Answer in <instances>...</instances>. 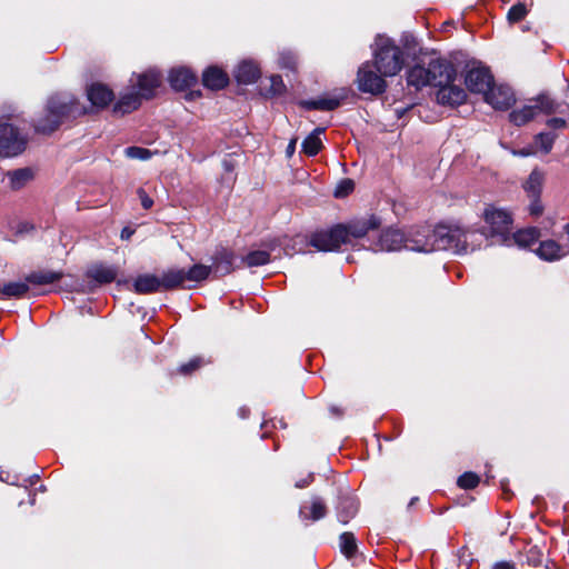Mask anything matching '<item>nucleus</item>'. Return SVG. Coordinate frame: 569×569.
<instances>
[{"mask_svg":"<svg viewBox=\"0 0 569 569\" xmlns=\"http://www.w3.org/2000/svg\"><path fill=\"white\" fill-rule=\"evenodd\" d=\"M77 99L69 93L51 96L44 109V113L33 122L36 132L48 134L59 128L66 118L81 113Z\"/></svg>","mask_w":569,"mask_h":569,"instance_id":"1","label":"nucleus"},{"mask_svg":"<svg viewBox=\"0 0 569 569\" xmlns=\"http://www.w3.org/2000/svg\"><path fill=\"white\" fill-rule=\"evenodd\" d=\"M373 66L381 76H396L405 66V54L402 49L396 44L395 40L377 34L371 44Z\"/></svg>","mask_w":569,"mask_h":569,"instance_id":"2","label":"nucleus"},{"mask_svg":"<svg viewBox=\"0 0 569 569\" xmlns=\"http://www.w3.org/2000/svg\"><path fill=\"white\" fill-rule=\"evenodd\" d=\"M476 236V232L462 229L457 224L439 223L433 228V251L445 250L455 254L468 252V239Z\"/></svg>","mask_w":569,"mask_h":569,"instance_id":"3","label":"nucleus"},{"mask_svg":"<svg viewBox=\"0 0 569 569\" xmlns=\"http://www.w3.org/2000/svg\"><path fill=\"white\" fill-rule=\"evenodd\" d=\"M483 218L487 226L482 228L480 234L490 240V244L502 246L510 239L512 217L509 211L490 207L485 210Z\"/></svg>","mask_w":569,"mask_h":569,"instance_id":"4","label":"nucleus"},{"mask_svg":"<svg viewBox=\"0 0 569 569\" xmlns=\"http://www.w3.org/2000/svg\"><path fill=\"white\" fill-rule=\"evenodd\" d=\"M309 243L318 251H338L342 244H347V233L343 224L338 223L329 229L315 231L310 236Z\"/></svg>","mask_w":569,"mask_h":569,"instance_id":"5","label":"nucleus"},{"mask_svg":"<svg viewBox=\"0 0 569 569\" xmlns=\"http://www.w3.org/2000/svg\"><path fill=\"white\" fill-rule=\"evenodd\" d=\"M27 146V139L19 130L9 123L0 124V157L12 158L22 153Z\"/></svg>","mask_w":569,"mask_h":569,"instance_id":"6","label":"nucleus"},{"mask_svg":"<svg viewBox=\"0 0 569 569\" xmlns=\"http://www.w3.org/2000/svg\"><path fill=\"white\" fill-rule=\"evenodd\" d=\"M465 83L470 92L485 94L493 83V76L488 67L473 62L465 76Z\"/></svg>","mask_w":569,"mask_h":569,"instance_id":"7","label":"nucleus"},{"mask_svg":"<svg viewBox=\"0 0 569 569\" xmlns=\"http://www.w3.org/2000/svg\"><path fill=\"white\" fill-rule=\"evenodd\" d=\"M386 76H381V73L373 71L370 63L366 62L358 70V88L361 92L375 96L381 94L387 89V82L383 79Z\"/></svg>","mask_w":569,"mask_h":569,"instance_id":"8","label":"nucleus"},{"mask_svg":"<svg viewBox=\"0 0 569 569\" xmlns=\"http://www.w3.org/2000/svg\"><path fill=\"white\" fill-rule=\"evenodd\" d=\"M363 248L375 252L400 251L406 249V234L399 229L388 228L379 234L376 241H371L368 246H363Z\"/></svg>","mask_w":569,"mask_h":569,"instance_id":"9","label":"nucleus"},{"mask_svg":"<svg viewBox=\"0 0 569 569\" xmlns=\"http://www.w3.org/2000/svg\"><path fill=\"white\" fill-rule=\"evenodd\" d=\"M430 86L439 88L440 84L453 82L457 76L451 62L442 58L431 59L427 66Z\"/></svg>","mask_w":569,"mask_h":569,"instance_id":"10","label":"nucleus"},{"mask_svg":"<svg viewBox=\"0 0 569 569\" xmlns=\"http://www.w3.org/2000/svg\"><path fill=\"white\" fill-rule=\"evenodd\" d=\"M433 229L429 226H422L411 229L406 234V250L416 252H432L433 251Z\"/></svg>","mask_w":569,"mask_h":569,"instance_id":"11","label":"nucleus"},{"mask_svg":"<svg viewBox=\"0 0 569 569\" xmlns=\"http://www.w3.org/2000/svg\"><path fill=\"white\" fill-rule=\"evenodd\" d=\"M483 98L487 103L497 110H507L516 102L513 91L509 86H496L495 82L486 91Z\"/></svg>","mask_w":569,"mask_h":569,"instance_id":"12","label":"nucleus"},{"mask_svg":"<svg viewBox=\"0 0 569 569\" xmlns=\"http://www.w3.org/2000/svg\"><path fill=\"white\" fill-rule=\"evenodd\" d=\"M347 98L346 89L336 90L328 96L318 99L301 100L299 106L306 110L332 111L340 107L341 102Z\"/></svg>","mask_w":569,"mask_h":569,"instance_id":"13","label":"nucleus"},{"mask_svg":"<svg viewBox=\"0 0 569 569\" xmlns=\"http://www.w3.org/2000/svg\"><path fill=\"white\" fill-rule=\"evenodd\" d=\"M380 223V219L376 216H371L368 219L351 221L349 223H342L347 233V243H351V238H366L369 231L378 229Z\"/></svg>","mask_w":569,"mask_h":569,"instance_id":"14","label":"nucleus"},{"mask_svg":"<svg viewBox=\"0 0 569 569\" xmlns=\"http://www.w3.org/2000/svg\"><path fill=\"white\" fill-rule=\"evenodd\" d=\"M436 97L440 104L453 107L463 103L467 93L461 87L450 82L449 84H440Z\"/></svg>","mask_w":569,"mask_h":569,"instance_id":"15","label":"nucleus"},{"mask_svg":"<svg viewBox=\"0 0 569 569\" xmlns=\"http://www.w3.org/2000/svg\"><path fill=\"white\" fill-rule=\"evenodd\" d=\"M168 81L176 91H186L197 83V76L186 67L173 68L169 72Z\"/></svg>","mask_w":569,"mask_h":569,"instance_id":"16","label":"nucleus"},{"mask_svg":"<svg viewBox=\"0 0 569 569\" xmlns=\"http://www.w3.org/2000/svg\"><path fill=\"white\" fill-rule=\"evenodd\" d=\"M161 83V73L157 70H148L138 76V89L142 99H151L156 89Z\"/></svg>","mask_w":569,"mask_h":569,"instance_id":"17","label":"nucleus"},{"mask_svg":"<svg viewBox=\"0 0 569 569\" xmlns=\"http://www.w3.org/2000/svg\"><path fill=\"white\" fill-rule=\"evenodd\" d=\"M234 253L226 248L218 249L212 257V272L219 277L226 276L234 269Z\"/></svg>","mask_w":569,"mask_h":569,"instance_id":"18","label":"nucleus"},{"mask_svg":"<svg viewBox=\"0 0 569 569\" xmlns=\"http://www.w3.org/2000/svg\"><path fill=\"white\" fill-rule=\"evenodd\" d=\"M336 508L339 522L347 525L358 512V501L350 493H341Z\"/></svg>","mask_w":569,"mask_h":569,"instance_id":"19","label":"nucleus"},{"mask_svg":"<svg viewBox=\"0 0 569 569\" xmlns=\"http://www.w3.org/2000/svg\"><path fill=\"white\" fill-rule=\"evenodd\" d=\"M233 76L238 83L251 84L260 78L261 71L254 61L243 60L236 68Z\"/></svg>","mask_w":569,"mask_h":569,"instance_id":"20","label":"nucleus"},{"mask_svg":"<svg viewBox=\"0 0 569 569\" xmlns=\"http://www.w3.org/2000/svg\"><path fill=\"white\" fill-rule=\"evenodd\" d=\"M327 506L325 501L318 497H311V503L309 507L301 506L299 509V518L302 521H318L326 517Z\"/></svg>","mask_w":569,"mask_h":569,"instance_id":"21","label":"nucleus"},{"mask_svg":"<svg viewBox=\"0 0 569 569\" xmlns=\"http://www.w3.org/2000/svg\"><path fill=\"white\" fill-rule=\"evenodd\" d=\"M228 83V74L218 67H208L202 73V84L210 90H221L227 87Z\"/></svg>","mask_w":569,"mask_h":569,"instance_id":"22","label":"nucleus"},{"mask_svg":"<svg viewBox=\"0 0 569 569\" xmlns=\"http://www.w3.org/2000/svg\"><path fill=\"white\" fill-rule=\"evenodd\" d=\"M87 97L92 106L106 108L113 100V92L104 84L93 83L88 88Z\"/></svg>","mask_w":569,"mask_h":569,"instance_id":"23","label":"nucleus"},{"mask_svg":"<svg viewBox=\"0 0 569 569\" xmlns=\"http://www.w3.org/2000/svg\"><path fill=\"white\" fill-rule=\"evenodd\" d=\"M539 230L537 228H528L523 230H518L517 232L510 231V239L506 241L502 246L510 247L512 244H517L520 248L530 247L539 239Z\"/></svg>","mask_w":569,"mask_h":569,"instance_id":"24","label":"nucleus"},{"mask_svg":"<svg viewBox=\"0 0 569 569\" xmlns=\"http://www.w3.org/2000/svg\"><path fill=\"white\" fill-rule=\"evenodd\" d=\"M141 96L134 91L122 94L113 106V113L123 116L137 110L141 104Z\"/></svg>","mask_w":569,"mask_h":569,"instance_id":"25","label":"nucleus"},{"mask_svg":"<svg viewBox=\"0 0 569 569\" xmlns=\"http://www.w3.org/2000/svg\"><path fill=\"white\" fill-rule=\"evenodd\" d=\"M568 253V250L562 248L555 240H546L540 242L539 248L537 249V254L539 258L546 261H555L559 260Z\"/></svg>","mask_w":569,"mask_h":569,"instance_id":"26","label":"nucleus"},{"mask_svg":"<svg viewBox=\"0 0 569 569\" xmlns=\"http://www.w3.org/2000/svg\"><path fill=\"white\" fill-rule=\"evenodd\" d=\"M133 289L140 295L158 292L161 290L160 278L150 273L140 274L133 282Z\"/></svg>","mask_w":569,"mask_h":569,"instance_id":"27","label":"nucleus"},{"mask_svg":"<svg viewBox=\"0 0 569 569\" xmlns=\"http://www.w3.org/2000/svg\"><path fill=\"white\" fill-rule=\"evenodd\" d=\"M407 83L416 90L430 86L427 67L416 63L407 71Z\"/></svg>","mask_w":569,"mask_h":569,"instance_id":"28","label":"nucleus"},{"mask_svg":"<svg viewBox=\"0 0 569 569\" xmlns=\"http://www.w3.org/2000/svg\"><path fill=\"white\" fill-rule=\"evenodd\" d=\"M325 132V129L318 127L309 133L301 143L302 152L309 157L316 156L322 148V141L320 136Z\"/></svg>","mask_w":569,"mask_h":569,"instance_id":"29","label":"nucleus"},{"mask_svg":"<svg viewBox=\"0 0 569 569\" xmlns=\"http://www.w3.org/2000/svg\"><path fill=\"white\" fill-rule=\"evenodd\" d=\"M6 176L9 179L10 188L19 190L33 179V171L30 168H20L8 171Z\"/></svg>","mask_w":569,"mask_h":569,"instance_id":"30","label":"nucleus"},{"mask_svg":"<svg viewBox=\"0 0 569 569\" xmlns=\"http://www.w3.org/2000/svg\"><path fill=\"white\" fill-rule=\"evenodd\" d=\"M62 277V272L58 271H51V270H41V271H34L29 273L26 277V280L28 283L42 286V284H50L58 280H60Z\"/></svg>","mask_w":569,"mask_h":569,"instance_id":"31","label":"nucleus"},{"mask_svg":"<svg viewBox=\"0 0 569 569\" xmlns=\"http://www.w3.org/2000/svg\"><path fill=\"white\" fill-rule=\"evenodd\" d=\"M184 279V270L183 269H171L167 272H163L160 278V287L164 290H170L180 287Z\"/></svg>","mask_w":569,"mask_h":569,"instance_id":"32","label":"nucleus"},{"mask_svg":"<svg viewBox=\"0 0 569 569\" xmlns=\"http://www.w3.org/2000/svg\"><path fill=\"white\" fill-rule=\"evenodd\" d=\"M88 276L99 283H110L117 277V270L113 267L98 264L88 271Z\"/></svg>","mask_w":569,"mask_h":569,"instance_id":"33","label":"nucleus"},{"mask_svg":"<svg viewBox=\"0 0 569 569\" xmlns=\"http://www.w3.org/2000/svg\"><path fill=\"white\" fill-rule=\"evenodd\" d=\"M536 107L531 102L509 113V120L516 126H523L537 116Z\"/></svg>","mask_w":569,"mask_h":569,"instance_id":"34","label":"nucleus"},{"mask_svg":"<svg viewBox=\"0 0 569 569\" xmlns=\"http://www.w3.org/2000/svg\"><path fill=\"white\" fill-rule=\"evenodd\" d=\"M543 176L541 172L533 170L523 184V189L528 198L540 197L542 190Z\"/></svg>","mask_w":569,"mask_h":569,"instance_id":"35","label":"nucleus"},{"mask_svg":"<svg viewBox=\"0 0 569 569\" xmlns=\"http://www.w3.org/2000/svg\"><path fill=\"white\" fill-rule=\"evenodd\" d=\"M536 107L537 113L550 114L557 111L558 103L547 93H540L530 100Z\"/></svg>","mask_w":569,"mask_h":569,"instance_id":"36","label":"nucleus"},{"mask_svg":"<svg viewBox=\"0 0 569 569\" xmlns=\"http://www.w3.org/2000/svg\"><path fill=\"white\" fill-rule=\"evenodd\" d=\"M247 267H261L270 262V253L266 250H253L241 258Z\"/></svg>","mask_w":569,"mask_h":569,"instance_id":"37","label":"nucleus"},{"mask_svg":"<svg viewBox=\"0 0 569 569\" xmlns=\"http://www.w3.org/2000/svg\"><path fill=\"white\" fill-rule=\"evenodd\" d=\"M28 291L29 286L27 280L9 282L1 287V295L3 298H22Z\"/></svg>","mask_w":569,"mask_h":569,"instance_id":"38","label":"nucleus"},{"mask_svg":"<svg viewBox=\"0 0 569 569\" xmlns=\"http://www.w3.org/2000/svg\"><path fill=\"white\" fill-rule=\"evenodd\" d=\"M212 272L211 266L193 264L188 271H184V279L189 281L200 282L206 280Z\"/></svg>","mask_w":569,"mask_h":569,"instance_id":"39","label":"nucleus"},{"mask_svg":"<svg viewBox=\"0 0 569 569\" xmlns=\"http://www.w3.org/2000/svg\"><path fill=\"white\" fill-rule=\"evenodd\" d=\"M340 550L341 552L351 558L357 552V542L355 535L352 532H343L339 537Z\"/></svg>","mask_w":569,"mask_h":569,"instance_id":"40","label":"nucleus"},{"mask_svg":"<svg viewBox=\"0 0 569 569\" xmlns=\"http://www.w3.org/2000/svg\"><path fill=\"white\" fill-rule=\"evenodd\" d=\"M480 482V478L477 473L472 471H467L459 476L457 480L458 487L465 490H471L475 489Z\"/></svg>","mask_w":569,"mask_h":569,"instance_id":"41","label":"nucleus"},{"mask_svg":"<svg viewBox=\"0 0 569 569\" xmlns=\"http://www.w3.org/2000/svg\"><path fill=\"white\" fill-rule=\"evenodd\" d=\"M535 140L545 153H549L555 143L556 134L553 132H540L536 136Z\"/></svg>","mask_w":569,"mask_h":569,"instance_id":"42","label":"nucleus"},{"mask_svg":"<svg viewBox=\"0 0 569 569\" xmlns=\"http://www.w3.org/2000/svg\"><path fill=\"white\" fill-rule=\"evenodd\" d=\"M270 86L267 90V94L271 97L280 96L286 91V84L281 76L273 74L269 78Z\"/></svg>","mask_w":569,"mask_h":569,"instance_id":"43","label":"nucleus"},{"mask_svg":"<svg viewBox=\"0 0 569 569\" xmlns=\"http://www.w3.org/2000/svg\"><path fill=\"white\" fill-rule=\"evenodd\" d=\"M527 13L528 10L526 8V4H523L522 2H518L509 9L507 18L509 22L515 23L522 20L527 16Z\"/></svg>","mask_w":569,"mask_h":569,"instance_id":"44","label":"nucleus"},{"mask_svg":"<svg viewBox=\"0 0 569 569\" xmlns=\"http://www.w3.org/2000/svg\"><path fill=\"white\" fill-rule=\"evenodd\" d=\"M124 153L128 158L139 160H149L152 156L149 149L136 146L126 148Z\"/></svg>","mask_w":569,"mask_h":569,"instance_id":"45","label":"nucleus"},{"mask_svg":"<svg viewBox=\"0 0 569 569\" xmlns=\"http://www.w3.org/2000/svg\"><path fill=\"white\" fill-rule=\"evenodd\" d=\"M204 363L203 358L194 357L190 359L188 362L179 366L178 371L183 376L191 375L193 371L199 369Z\"/></svg>","mask_w":569,"mask_h":569,"instance_id":"46","label":"nucleus"},{"mask_svg":"<svg viewBox=\"0 0 569 569\" xmlns=\"http://www.w3.org/2000/svg\"><path fill=\"white\" fill-rule=\"evenodd\" d=\"M543 555L538 547H531L526 553V560L529 566L539 567L542 563Z\"/></svg>","mask_w":569,"mask_h":569,"instance_id":"47","label":"nucleus"},{"mask_svg":"<svg viewBox=\"0 0 569 569\" xmlns=\"http://www.w3.org/2000/svg\"><path fill=\"white\" fill-rule=\"evenodd\" d=\"M400 43L408 53H415L418 47L417 38L409 32L402 33L400 38Z\"/></svg>","mask_w":569,"mask_h":569,"instance_id":"48","label":"nucleus"},{"mask_svg":"<svg viewBox=\"0 0 569 569\" xmlns=\"http://www.w3.org/2000/svg\"><path fill=\"white\" fill-rule=\"evenodd\" d=\"M355 188V183L351 179H343L339 182L335 190V197L336 198H342L348 196L350 192H352Z\"/></svg>","mask_w":569,"mask_h":569,"instance_id":"49","label":"nucleus"},{"mask_svg":"<svg viewBox=\"0 0 569 569\" xmlns=\"http://www.w3.org/2000/svg\"><path fill=\"white\" fill-rule=\"evenodd\" d=\"M279 64L283 69H295L296 67V56L290 51H282L279 54Z\"/></svg>","mask_w":569,"mask_h":569,"instance_id":"50","label":"nucleus"},{"mask_svg":"<svg viewBox=\"0 0 569 569\" xmlns=\"http://www.w3.org/2000/svg\"><path fill=\"white\" fill-rule=\"evenodd\" d=\"M530 204H529V212L531 216H540L543 211V206L541 203L540 197L529 198Z\"/></svg>","mask_w":569,"mask_h":569,"instance_id":"51","label":"nucleus"},{"mask_svg":"<svg viewBox=\"0 0 569 569\" xmlns=\"http://www.w3.org/2000/svg\"><path fill=\"white\" fill-rule=\"evenodd\" d=\"M137 194L140 199L143 209L149 210L153 206V200L148 196L143 188L137 190Z\"/></svg>","mask_w":569,"mask_h":569,"instance_id":"52","label":"nucleus"},{"mask_svg":"<svg viewBox=\"0 0 569 569\" xmlns=\"http://www.w3.org/2000/svg\"><path fill=\"white\" fill-rule=\"evenodd\" d=\"M547 126L553 130L556 129H562L566 127V120L562 118H550L547 121Z\"/></svg>","mask_w":569,"mask_h":569,"instance_id":"53","label":"nucleus"},{"mask_svg":"<svg viewBox=\"0 0 569 569\" xmlns=\"http://www.w3.org/2000/svg\"><path fill=\"white\" fill-rule=\"evenodd\" d=\"M313 481V473H309L307 477L296 481V488L302 489L308 487Z\"/></svg>","mask_w":569,"mask_h":569,"instance_id":"54","label":"nucleus"},{"mask_svg":"<svg viewBox=\"0 0 569 569\" xmlns=\"http://www.w3.org/2000/svg\"><path fill=\"white\" fill-rule=\"evenodd\" d=\"M222 168L223 170L227 172V173H231L233 170H234V163L232 161V159L230 158H224L222 160Z\"/></svg>","mask_w":569,"mask_h":569,"instance_id":"55","label":"nucleus"},{"mask_svg":"<svg viewBox=\"0 0 569 569\" xmlns=\"http://www.w3.org/2000/svg\"><path fill=\"white\" fill-rule=\"evenodd\" d=\"M491 569H515V565L510 561L496 562Z\"/></svg>","mask_w":569,"mask_h":569,"instance_id":"56","label":"nucleus"},{"mask_svg":"<svg viewBox=\"0 0 569 569\" xmlns=\"http://www.w3.org/2000/svg\"><path fill=\"white\" fill-rule=\"evenodd\" d=\"M133 233L134 229H132L131 227H124L121 230L120 238L122 240H129L133 236Z\"/></svg>","mask_w":569,"mask_h":569,"instance_id":"57","label":"nucleus"},{"mask_svg":"<svg viewBox=\"0 0 569 569\" xmlns=\"http://www.w3.org/2000/svg\"><path fill=\"white\" fill-rule=\"evenodd\" d=\"M296 143H297V139H292L289 141L287 148H286V153L288 157H292V154L295 153L296 151Z\"/></svg>","mask_w":569,"mask_h":569,"instance_id":"58","label":"nucleus"},{"mask_svg":"<svg viewBox=\"0 0 569 569\" xmlns=\"http://www.w3.org/2000/svg\"><path fill=\"white\" fill-rule=\"evenodd\" d=\"M201 96V92L199 90H191L186 94L187 100H194Z\"/></svg>","mask_w":569,"mask_h":569,"instance_id":"59","label":"nucleus"},{"mask_svg":"<svg viewBox=\"0 0 569 569\" xmlns=\"http://www.w3.org/2000/svg\"><path fill=\"white\" fill-rule=\"evenodd\" d=\"M249 412H250V410H249V408H247V407H240V408H239V410H238V415H239V417H240L241 419H246V418H248Z\"/></svg>","mask_w":569,"mask_h":569,"instance_id":"60","label":"nucleus"},{"mask_svg":"<svg viewBox=\"0 0 569 569\" xmlns=\"http://www.w3.org/2000/svg\"><path fill=\"white\" fill-rule=\"evenodd\" d=\"M330 412H331L332 415H337V416H340V415H341L340 409H339L338 407H336V406H331V407H330Z\"/></svg>","mask_w":569,"mask_h":569,"instance_id":"61","label":"nucleus"},{"mask_svg":"<svg viewBox=\"0 0 569 569\" xmlns=\"http://www.w3.org/2000/svg\"><path fill=\"white\" fill-rule=\"evenodd\" d=\"M39 479V476L38 475H32L28 478L27 481H29L30 485H34L37 482V480Z\"/></svg>","mask_w":569,"mask_h":569,"instance_id":"62","label":"nucleus"},{"mask_svg":"<svg viewBox=\"0 0 569 569\" xmlns=\"http://www.w3.org/2000/svg\"><path fill=\"white\" fill-rule=\"evenodd\" d=\"M417 500H418V498H417V497L411 498V500H410V502H409L408 507H409V508H410V507H412V506L416 503V501H417Z\"/></svg>","mask_w":569,"mask_h":569,"instance_id":"63","label":"nucleus"},{"mask_svg":"<svg viewBox=\"0 0 569 569\" xmlns=\"http://www.w3.org/2000/svg\"><path fill=\"white\" fill-rule=\"evenodd\" d=\"M565 230L567 231V233H568V236H569V223H567V224L565 226Z\"/></svg>","mask_w":569,"mask_h":569,"instance_id":"64","label":"nucleus"}]
</instances>
